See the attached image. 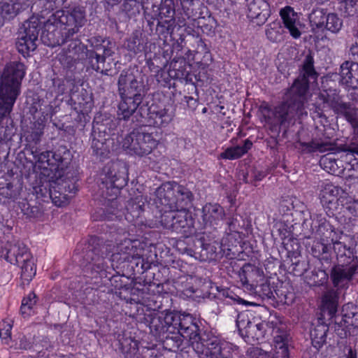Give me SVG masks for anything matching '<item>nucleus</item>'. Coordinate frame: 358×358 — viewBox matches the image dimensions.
<instances>
[{
	"label": "nucleus",
	"mask_w": 358,
	"mask_h": 358,
	"mask_svg": "<svg viewBox=\"0 0 358 358\" xmlns=\"http://www.w3.org/2000/svg\"><path fill=\"white\" fill-rule=\"evenodd\" d=\"M155 193L162 206L167 207L171 211L178 212L172 216V226L175 228H184L187 224V213L184 203L189 200L190 192L176 182H168L158 187Z\"/></svg>",
	"instance_id": "nucleus-5"
},
{
	"label": "nucleus",
	"mask_w": 358,
	"mask_h": 358,
	"mask_svg": "<svg viewBox=\"0 0 358 358\" xmlns=\"http://www.w3.org/2000/svg\"><path fill=\"white\" fill-rule=\"evenodd\" d=\"M45 0H41V1H39V3H40V4H44V3H45Z\"/></svg>",
	"instance_id": "nucleus-56"
},
{
	"label": "nucleus",
	"mask_w": 358,
	"mask_h": 358,
	"mask_svg": "<svg viewBox=\"0 0 358 358\" xmlns=\"http://www.w3.org/2000/svg\"><path fill=\"white\" fill-rule=\"evenodd\" d=\"M357 271V265H341L334 266L331 271V279L335 287H344L352 280Z\"/></svg>",
	"instance_id": "nucleus-15"
},
{
	"label": "nucleus",
	"mask_w": 358,
	"mask_h": 358,
	"mask_svg": "<svg viewBox=\"0 0 358 358\" xmlns=\"http://www.w3.org/2000/svg\"><path fill=\"white\" fill-rule=\"evenodd\" d=\"M357 270H358V268H357Z\"/></svg>",
	"instance_id": "nucleus-59"
},
{
	"label": "nucleus",
	"mask_w": 358,
	"mask_h": 358,
	"mask_svg": "<svg viewBox=\"0 0 358 358\" xmlns=\"http://www.w3.org/2000/svg\"><path fill=\"white\" fill-rule=\"evenodd\" d=\"M92 148L95 155L100 157H106L109 153V149L105 143L96 139L93 140Z\"/></svg>",
	"instance_id": "nucleus-38"
},
{
	"label": "nucleus",
	"mask_w": 358,
	"mask_h": 358,
	"mask_svg": "<svg viewBox=\"0 0 358 358\" xmlns=\"http://www.w3.org/2000/svg\"><path fill=\"white\" fill-rule=\"evenodd\" d=\"M284 26L288 29L291 36L297 38L301 36L299 30L300 22L298 14L290 6H285L280 11Z\"/></svg>",
	"instance_id": "nucleus-18"
},
{
	"label": "nucleus",
	"mask_w": 358,
	"mask_h": 358,
	"mask_svg": "<svg viewBox=\"0 0 358 358\" xmlns=\"http://www.w3.org/2000/svg\"><path fill=\"white\" fill-rule=\"evenodd\" d=\"M48 115L46 114L43 116V120H38L33 123L30 134L26 136L27 141L37 143L40 141V138L43 134L45 121Z\"/></svg>",
	"instance_id": "nucleus-31"
},
{
	"label": "nucleus",
	"mask_w": 358,
	"mask_h": 358,
	"mask_svg": "<svg viewBox=\"0 0 358 358\" xmlns=\"http://www.w3.org/2000/svg\"><path fill=\"white\" fill-rule=\"evenodd\" d=\"M341 83L352 89L358 88V63L345 62L341 66Z\"/></svg>",
	"instance_id": "nucleus-19"
},
{
	"label": "nucleus",
	"mask_w": 358,
	"mask_h": 358,
	"mask_svg": "<svg viewBox=\"0 0 358 358\" xmlns=\"http://www.w3.org/2000/svg\"><path fill=\"white\" fill-rule=\"evenodd\" d=\"M346 119L352 127H356L358 126V117L356 113L352 114V115H350Z\"/></svg>",
	"instance_id": "nucleus-47"
},
{
	"label": "nucleus",
	"mask_w": 358,
	"mask_h": 358,
	"mask_svg": "<svg viewBox=\"0 0 358 358\" xmlns=\"http://www.w3.org/2000/svg\"><path fill=\"white\" fill-rule=\"evenodd\" d=\"M145 244L139 240L125 239L115 248L110 255V261L116 264L132 262L143 257Z\"/></svg>",
	"instance_id": "nucleus-10"
},
{
	"label": "nucleus",
	"mask_w": 358,
	"mask_h": 358,
	"mask_svg": "<svg viewBox=\"0 0 358 358\" xmlns=\"http://www.w3.org/2000/svg\"><path fill=\"white\" fill-rule=\"evenodd\" d=\"M321 164L324 165V169H327L329 172L333 173L336 171V166H337L336 161L331 157H324L321 159Z\"/></svg>",
	"instance_id": "nucleus-42"
},
{
	"label": "nucleus",
	"mask_w": 358,
	"mask_h": 358,
	"mask_svg": "<svg viewBox=\"0 0 358 358\" xmlns=\"http://www.w3.org/2000/svg\"><path fill=\"white\" fill-rule=\"evenodd\" d=\"M346 119L352 127H356L358 126V117L356 113L352 114V115H350Z\"/></svg>",
	"instance_id": "nucleus-46"
},
{
	"label": "nucleus",
	"mask_w": 358,
	"mask_h": 358,
	"mask_svg": "<svg viewBox=\"0 0 358 358\" xmlns=\"http://www.w3.org/2000/svg\"><path fill=\"white\" fill-rule=\"evenodd\" d=\"M328 327L323 322L317 321V324L311 329L310 334L312 342L315 348H320L324 343Z\"/></svg>",
	"instance_id": "nucleus-26"
},
{
	"label": "nucleus",
	"mask_w": 358,
	"mask_h": 358,
	"mask_svg": "<svg viewBox=\"0 0 358 358\" xmlns=\"http://www.w3.org/2000/svg\"><path fill=\"white\" fill-rule=\"evenodd\" d=\"M236 325L239 330H243L251 328L252 324L249 321L247 313H241L238 315Z\"/></svg>",
	"instance_id": "nucleus-39"
},
{
	"label": "nucleus",
	"mask_w": 358,
	"mask_h": 358,
	"mask_svg": "<svg viewBox=\"0 0 358 358\" xmlns=\"http://www.w3.org/2000/svg\"><path fill=\"white\" fill-rule=\"evenodd\" d=\"M333 245L334 250L335 252L337 254L338 258L343 257V256L346 255L345 252L348 250L346 245H344L343 243H341V241H335L333 242Z\"/></svg>",
	"instance_id": "nucleus-44"
},
{
	"label": "nucleus",
	"mask_w": 358,
	"mask_h": 358,
	"mask_svg": "<svg viewBox=\"0 0 358 358\" xmlns=\"http://www.w3.org/2000/svg\"><path fill=\"white\" fill-rule=\"evenodd\" d=\"M94 60L95 63L93 59L92 60V68L96 71H103L104 68L103 64L105 62V56H101L98 54H95Z\"/></svg>",
	"instance_id": "nucleus-43"
},
{
	"label": "nucleus",
	"mask_w": 358,
	"mask_h": 358,
	"mask_svg": "<svg viewBox=\"0 0 358 358\" xmlns=\"http://www.w3.org/2000/svg\"><path fill=\"white\" fill-rule=\"evenodd\" d=\"M224 216V209L218 204L207 203L203 208V220L206 223L217 224Z\"/></svg>",
	"instance_id": "nucleus-23"
},
{
	"label": "nucleus",
	"mask_w": 358,
	"mask_h": 358,
	"mask_svg": "<svg viewBox=\"0 0 358 358\" xmlns=\"http://www.w3.org/2000/svg\"><path fill=\"white\" fill-rule=\"evenodd\" d=\"M106 196H108V200L115 199L120 194L119 187L115 184V182H110L109 185L106 186Z\"/></svg>",
	"instance_id": "nucleus-41"
},
{
	"label": "nucleus",
	"mask_w": 358,
	"mask_h": 358,
	"mask_svg": "<svg viewBox=\"0 0 358 358\" xmlns=\"http://www.w3.org/2000/svg\"><path fill=\"white\" fill-rule=\"evenodd\" d=\"M345 151L347 152V155H346L347 156L349 155H354L355 154L358 155V145L350 147L348 149H347Z\"/></svg>",
	"instance_id": "nucleus-49"
},
{
	"label": "nucleus",
	"mask_w": 358,
	"mask_h": 358,
	"mask_svg": "<svg viewBox=\"0 0 358 358\" xmlns=\"http://www.w3.org/2000/svg\"><path fill=\"white\" fill-rule=\"evenodd\" d=\"M11 320H5L0 323V338L5 344H8L11 339Z\"/></svg>",
	"instance_id": "nucleus-36"
},
{
	"label": "nucleus",
	"mask_w": 358,
	"mask_h": 358,
	"mask_svg": "<svg viewBox=\"0 0 358 358\" xmlns=\"http://www.w3.org/2000/svg\"><path fill=\"white\" fill-rule=\"evenodd\" d=\"M185 64L183 66H179V69H177V72L175 73L174 74V77L177 78H181L184 76H187V73H185V71H184L183 69V67H184Z\"/></svg>",
	"instance_id": "nucleus-48"
},
{
	"label": "nucleus",
	"mask_w": 358,
	"mask_h": 358,
	"mask_svg": "<svg viewBox=\"0 0 358 358\" xmlns=\"http://www.w3.org/2000/svg\"><path fill=\"white\" fill-rule=\"evenodd\" d=\"M121 98L122 101L119 104L117 115L120 118L127 120L135 112L141 103L142 96H137L134 99L131 96H124Z\"/></svg>",
	"instance_id": "nucleus-22"
},
{
	"label": "nucleus",
	"mask_w": 358,
	"mask_h": 358,
	"mask_svg": "<svg viewBox=\"0 0 358 358\" xmlns=\"http://www.w3.org/2000/svg\"><path fill=\"white\" fill-rule=\"evenodd\" d=\"M126 218H127V220H129V217L128 215H126Z\"/></svg>",
	"instance_id": "nucleus-57"
},
{
	"label": "nucleus",
	"mask_w": 358,
	"mask_h": 358,
	"mask_svg": "<svg viewBox=\"0 0 358 358\" xmlns=\"http://www.w3.org/2000/svg\"><path fill=\"white\" fill-rule=\"evenodd\" d=\"M310 280L312 282H309V283L312 286H321L327 282L328 275L323 270L315 271L313 272Z\"/></svg>",
	"instance_id": "nucleus-37"
},
{
	"label": "nucleus",
	"mask_w": 358,
	"mask_h": 358,
	"mask_svg": "<svg viewBox=\"0 0 358 358\" xmlns=\"http://www.w3.org/2000/svg\"><path fill=\"white\" fill-rule=\"evenodd\" d=\"M252 142L246 139L244 141L243 145L231 146L227 148L224 152H222L220 157L224 159L234 160L241 157L252 148Z\"/></svg>",
	"instance_id": "nucleus-24"
},
{
	"label": "nucleus",
	"mask_w": 358,
	"mask_h": 358,
	"mask_svg": "<svg viewBox=\"0 0 358 358\" xmlns=\"http://www.w3.org/2000/svg\"><path fill=\"white\" fill-rule=\"evenodd\" d=\"M243 278H241V281L243 284L257 287L261 285L264 280L263 271L255 266L245 265L243 268Z\"/></svg>",
	"instance_id": "nucleus-21"
},
{
	"label": "nucleus",
	"mask_w": 358,
	"mask_h": 358,
	"mask_svg": "<svg viewBox=\"0 0 358 358\" xmlns=\"http://www.w3.org/2000/svg\"><path fill=\"white\" fill-rule=\"evenodd\" d=\"M313 22L317 27H324L333 33L338 32L341 29L343 24L342 20L336 14H326L322 10L317 12Z\"/></svg>",
	"instance_id": "nucleus-16"
},
{
	"label": "nucleus",
	"mask_w": 358,
	"mask_h": 358,
	"mask_svg": "<svg viewBox=\"0 0 358 358\" xmlns=\"http://www.w3.org/2000/svg\"><path fill=\"white\" fill-rule=\"evenodd\" d=\"M162 318L164 320L166 331L173 333L174 331L177 330V328H178V324L180 321V313L174 311L165 310L162 312Z\"/></svg>",
	"instance_id": "nucleus-30"
},
{
	"label": "nucleus",
	"mask_w": 358,
	"mask_h": 358,
	"mask_svg": "<svg viewBox=\"0 0 358 358\" xmlns=\"http://www.w3.org/2000/svg\"><path fill=\"white\" fill-rule=\"evenodd\" d=\"M270 15V6L266 0H252L248 4L247 16L257 25L264 24Z\"/></svg>",
	"instance_id": "nucleus-13"
},
{
	"label": "nucleus",
	"mask_w": 358,
	"mask_h": 358,
	"mask_svg": "<svg viewBox=\"0 0 358 358\" xmlns=\"http://www.w3.org/2000/svg\"><path fill=\"white\" fill-rule=\"evenodd\" d=\"M347 358H357L356 353L354 352L352 349H350L347 355Z\"/></svg>",
	"instance_id": "nucleus-52"
},
{
	"label": "nucleus",
	"mask_w": 358,
	"mask_h": 358,
	"mask_svg": "<svg viewBox=\"0 0 358 358\" xmlns=\"http://www.w3.org/2000/svg\"><path fill=\"white\" fill-rule=\"evenodd\" d=\"M118 88L121 97L141 96L142 84L138 82L132 73L122 71L118 80Z\"/></svg>",
	"instance_id": "nucleus-12"
},
{
	"label": "nucleus",
	"mask_w": 358,
	"mask_h": 358,
	"mask_svg": "<svg viewBox=\"0 0 358 358\" xmlns=\"http://www.w3.org/2000/svg\"><path fill=\"white\" fill-rule=\"evenodd\" d=\"M59 358H68V357H66V356H62V357H59Z\"/></svg>",
	"instance_id": "nucleus-58"
},
{
	"label": "nucleus",
	"mask_w": 358,
	"mask_h": 358,
	"mask_svg": "<svg viewBox=\"0 0 358 358\" xmlns=\"http://www.w3.org/2000/svg\"><path fill=\"white\" fill-rule=\"evenodd\" d=\"M57 0H48V4H49L48 7L47 8V9H53V5H52V3H55Z\"/></svg>",
	"instance_id": "nucleus-54"
},
{
	"label": "nucleus",
	"mask_w": 358,
	"mask_h": 358,
	"mask_svg": "<svg viewBox=\"0 0 358 358\" xmlns=\"http://www.w3.org/2000/svg\"><path fill=\"white\" fill-rule=\"evenodd\" d=\"M341 192V189L333 184H327L323 187L320 196L324 203H333L337 201V197Z\"/></svg>",
	"instance_id": "nucleus-32"
},
{
	"label": "nucleus",
	"mask_w": 358,
	"mask_h": 358,
	"mask_svg": "<svg viewBox=\"0 0 358 358\" xmlns=\"http://www.w3.org/2000/svg\"><path fill=\"white\" fill-rule=\"evenodd\" d=\"M337 306L338 301L335 294L333 292H326L322 297V308L324 313H327L332 321L334 320L335 315H337L336 314Z\"/></svg>",
	"instance_id": "nucleus-25"
},
{
	"label": "nucleus",
	"mask_w": 358,
	"mask_h": 358,
	"mask_svg": "<svg viewBox=\"0 0 358 358\" xmlns=\"http://www.w3.org/2000/svg\"><path fill=\"white\" fill-rule=\"evenodd\" d=\"M159 145L151 133L134 130L122 140V148L129 155L143 157L150 154Z\"/></svg>",
	"instance_id": "nucleus-8"
},
{
	"label": "nucleus",
	"mask_w": 358,
	"mask_h": 358,
	"mask_svg": "<svg viewBox=\"0 0 358 358\" xmlns=\"http://www.w3.org/2000/svg\"><path fill=\"white\" fill-rule=\"evenodd\" d=\"M267 326L273 329L275 355L271 357L266 351L257 347H251L247 351L248 358H289V335L282 330L281 324L280 327L278 326L276 321H269Z\"/></svg>",
	"instance_id": "nucleus-7"
},
{
	"label": "nucleus",
	"mask_w": 358,
	"mask_h": 358,
	"mask_svg": "<svg viewBox=\"0 0 358 358\" xmlns=\"http://www.w3.org/2000/svg\"><path fill=\"white\" fill-rule=\"evenodd\" d=\"M86 22L85 12L76 7L71 12L56 11L45 22L37 16L25 21L18 33L16 41L17 51L24 57L29 55L37 48L41 24L43 23L41 41L48 46L59 45L78 33Z\"/></svg>",
	"instance_id": "nucleus-1"
},
{
	"label": "nucleus",
	"mask_w": 358,
	"mask_h": 358,
	"mask_svg": "<svg viewBox=\"0 0 358 358\" xmlns=\"http://www.w3.org/2000/svg\"><path fill=\"white\" fill-rule=\"evenodd\" d=\"M144 203V199L141 195L131 199L129 201L127 207L128 213H129L133 218L138 217L143 211Z\"/></svg>",
	"instance_id": "nucleus-33"
},
{
	"label": "nucleus",
	"mask_w": 358,
	"mask_h": 358,
	"mask_svg": "<svg viewBox=\"0 0 358 358\" xmlns=\"http://www.w3.org/2000/svg\"><path fill=\"white\" fill-rule=\"evenodd\" d=\"M26 66L20 61L6 64L0 75V123L12 112L21 92Z\"/></svg>",
	"instance_id": "nucleus-4"
},
{
	"label": "nucleus",
	"mask_w": 358,
	"mask_h": 358,
	"mask_svg": "<svg viewBox=\"0 0 358 358\" xmlns=\"http://www.w3.org/2000/svg\"><path fill=\"white\" fill-rule=\"evenodd\" d=\"M319 98L322 101L324 106L327 105L334 108L337 113L344 115L345 118L356 113L348 104L339 101V97L334 90L324 91L320 94Z\"/></svg>",
	"instance_id": "nucleus-14"
},
{
	"label": "nucleus",
	"mask_w": 358,
	"mask_h": 358,
	"mask_svg": "<svg viewBox=\"0 0 358 358\" xmlns=\"http://www.w3.org/2000/svg\"><path fill=\"white\" fill-rule=\"evenodd\" d=\"M66 166V163L64 162L59 155L50 151L40 153L36 162V168L41 170L43 176L56 174L57 178H65L64 169Z\"/></svg>",
	"instance_id": "nucleus-11"
},
{
	"label": "nucleus",
	"mask_w": 358,
	"mask_h": 358,
	"mask_svg": "<svg viewBox=\"0 0 358 358\" xmlns=\"http://www.w3.org/2000/svg\"><path fill=\"white\" fill-rule=\"evenodd\" d=\"M305 146L309 152H325L336 150V145L329 141L315 140L310 143L305 144Z\"/></svg>",
	"instance_id": "nucleus-29"
},
{
	"label": "nucleus",
	"mask_w": 358,
	"mask_h": 358,
	"mask_svg": "<svg viewBox=\"0 0 358 358\" xmlns=\"http://www.w3.org/2000/svg\"><path fill=\"white\" fill-rule=\"evenodd\" d=\"M21 278L24 284H28L35 276L36 268L34 259L29 256L27 259L22 260Z\"/></svg>",
	"instance_id": "nucleus-28"
},
{
	"label": "nucleus",
	"mask_w": 358,
	"mask_h": 358,
	"mask_svg": "<svg viewBox=\"0 0 358 358\" xmlns=\"http://www.w3.org/2000/svg\"><path fill=\"white\" fill-rule=\"evenodd\" d=\"M266 34L267 37L270 40H273V41L275 40V37H274L273 36V29L272 28H271V29L268 28L266 29Z\"/></svg>",
	"instance_id": "nucleus-50"
},
{
	"label": "nucleus",
	"mask_w": 358,
	"mask_h": 358,
	"mask_svg": "<svg viewBox=\"0 0 358 358\" xmlns=\"http://www.w3.org/2000/svg\"><path fill=\"white\" fill-rule=\"evenodd\" d=\"M6 251V259L13 264H20L22 260L27 259L30 256L26 245L20 241L8 243Z\"/></svg>",
	"instance_id": "nucleus-20"
},
{
	"label": "nucleus",
	"mask_w": 358,
	"mask_h": 358,
	"mask_svg": "<svg viewBox=\"0 0 358 358\" xmlns=\"http://www.w3.org/2000/svg\"><path fill=\"white\" fill-rule=\"evenodd\" d=\"M150 117L153 120V124L159 128L165 127L173 120V114L169 113L166 108L150 113Z\"/></svg>",
	"instance_id": "nucleus-27"
},
{
	"label": "nucleus",
	"mask_w": 358,
	"mask_h": 358,
	"mask_svg": "<svg viewBox=\"0 0 358 358\" xmlns=\"http://www.w3.org/2000/svg\"><path fill=\"white\" fill-rule=\"evenodd\" d=\"M162 317V312L158 313L152 317L150 323L151 331L154 332L157 336H160L161 334L166 332V329L164 326L165 324L163 318Z\"/></svg>",
	"instance_id": "nucleus-35"
},
{
	"label": "nucleus",
	"mask_w": 358,
	"mask_h": 358,
	"mask_svg": "<svg viewBox=\"0 0 358 358\" xmlns=\"http://www.w3.org/2000/svg\"><path fill=\"white\" fill-rule=\"evenodd\" d=\"M17 348L27 350L31 347V342L25 337L22 336L20 338L19 343H17Z\"/></svg>",
	"instance_id": "nucleus-45"
},
{
	"label": "nucleus",
	"mask_w": 358,
	"mask_h": 358,
	"mask_svg": "<svg viewBox=\"0 0 358 358\" xmlns=\"http://www.w3.org/2000/svg\"><path fill=\"white\" fill-rule=\"evenodd\" d=\"M36 303V296L34 293H29L22 301L20 311L22 315L26 317L34 313V308Z\"/></svg>",
	"instance_id": "nucleus-34"
},
{
	"label": "nucleus",
	"mask_w": 358,
	"mask_h": 358,
	"mask_svg": "<svg viewBox=\"0 0 358 358\" xmlns=\"http://www.w3.org/2000/svg\"><path fill=\"white\" fill-rule=\"evenodd\" d=\"M262 325V324H256L253 327H256L257 329H259L260 328V326Z\"/></svg>",
	"instance_id": "nucleus-55"
},
{
	"label": "nucleus",
	"mask_w": 358,
	"mask_h": 358,
	"mask_svg": "<svg viewBox=\"0 0 358 358\" xmlns=\"http://www.w3.org/2000/svg\"><path fill=\"white\" fill-rule=\"evenodd\" d=\"M316 77L313 59L310 55H308L303 65L302 76L294 81L287 92L286 101L275 107H271L268 104L261 106L260 113L262 119L270 129L273 130L302 113L304 103L308 101L309 97L308 80H315Z\"/></svg>",
	"instance_id": "nucleus-2"
},
{
	"label": "nucleus",
	"mask_w": 358,
	"mask_h": 358,
	"mask_svg": "<svg viewBox=\"0 0 358 358\" xmlns=\"http://www.w3.org/2000/svg\"><path fill=\"white\" fill-rule=\"evenodd\" d=\"M112 55V51L109 49L105 48L103 51V56L109 57Z\"/></svg>",
	"instance_id": "nucleus-53"
},
{
	"label": "nucleus",
	"mask_w": 358,
	"mask_h": 358,
	"mask_svg": "<svg viewBox=\"0 0 358 358\" xmlns=\"http://www.w3.org/2000/svg\"><path fill=\"white\" fill-rule=\"evenodd\" d=\"M130 348L125 352L126 358H141L139 354L138 343L136 341H131L129 343Z\"/></svg>",
	"instance_id": "nucleus-40"
},
{
	"label": "nucleus",
	"mask_w": 358,
	"mask_h": 358,
	"mask_svg": "<svg viewBox=\"0 0 358 358\" xmlns=\"http://www.w3.org/2000/svg\"><path fill=\"white\" fill-rule=\"evenodd\" d=\"M44 177L45 178L41 180L39 185L34 187L36 197L44 201L47 199H50L58 207L66 205L71 197L67 193L74 192L76 189L74 184L66 178L56 177V174H49L48 176Z\"/></svg>",
	"instance_id": "nucleus-6"
},
{
	"label": "nucleus",
	"mask_w": 358,
	"mask_h": 358,
	"mask_svg": "<svg viewBox=\"0 0 358 358\" xmlns=\"http://www.w3.org/2000/svg\"><path fill=\"white\" fill-rule=\"evenodd\" d=\"M335 333L341 338L358 335V312L352 303L344 305L341 313L331 322Z\"/></svg>",
	"instance_id": "nucleus-9"
},
{
	"label": "nucleus",
	"mask_w": 358,
	"mask_h": 358,
	"mask_svg": "<svg viewBox=\"0 0 358 358\" xmlns=\"http://www.w3.org/2000/svg\"><path fill=\"white\" fill-rule=\"evenodd\" d=\"M177 331L178 335L166 337L165 345H169L173 341L172 348H178L182 343V338L187 340L194 351L201 358H234L239 354L237 346L228 342H220L217 338H212L207 341L199 335V328L191 315L180 313Z\"/></svg>",
	"instance_id": "nucleus-3"
},
{
	"label": "nucleus",
	"mask_w": 358,
	"mask_h": 358,
	"mask_svg": "<svg viewBox=\"0 0 358 358\" xmlns=\"http://www.w3.org/2000/svg\"><path fill=\"white\" fill-rule=\"evenodd\" d=\"M28 6V0H1L0 2V18L10 20L22 10ZM3 22L0 19V27Z\"/></svg>",
	"instance_id": "nucleus-17"
},
{
	"label": "nucleus",
	"mask_w": 358,
	"mask_h": 358,
	"mask_svg": "<svg viewBox=\"0 0 358 358\" xmlns=\"http://www.w3.org/2000/svg\"><path fill=\"white\" fill-rule=\"evenodd\" d=\"M94 266H96L97 267V269L93 268L94 270L96 271V272H99V271H101V270H103L105 268V266L103 265V263H96L94 262Z\"/></svg>",
	"instance_id": "nucleus-51"
}]
</instances>
